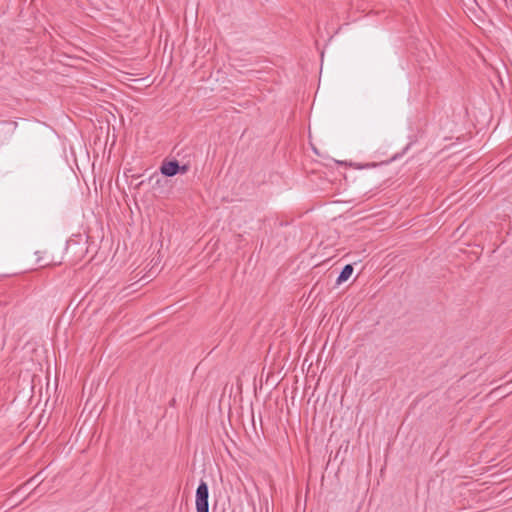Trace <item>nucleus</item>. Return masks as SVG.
I'll return each mask as SVG.
<instances>
[{
  "mask_svg": "<svg viewBox=\"0 0 512 512\" xmlns=\"http://www.w3.org/2000/svg\"><path fill=\"white\" fill-rule=\"evenodd\" d=\"M195 498L196 512H209V487L204 480H200Z\"/></svg>",
  "mask_w": 512,
  "mask_h": 512,
  "instance_id": "1",
  "label": "nucleus"
},
{
  "mask_svg": "<svg viewBox=\"0 0 512 512\" xmlns=\"http://www.w3.org/2000/svg\"><path fill=\"white\" fill-rule=\"evenodd\" d=\"M179 169V161L176 159L173 160H164L160 166V172L165 177H173L178 174Z\"/></svg>",
  "mask_w": 512,
  "mask_h": 512,
  "instance_id": "2",
  "label": "nucleus"
},
{
  "mask_svg": "<svg viewBox=\"0 0 512 512\" xmlns=\"http://www.w3.org/2000/svg\"><path fill=\"white\" fill-rule=\"evenodd\" d=\"M353 271H354L353 266L351 264H346L342 268L340 274L338 275L336 283L342 284L343 282L347 281L351 277Z\"/></svg>",
  "mask_w": 512,
  "mask_h": 512,
  "instance_id": "3",
  "label": "nucleus"
},
{
  "mask_svg": "<svg viewBox=\"0 0 512 512\" xmlns=\"http://www.w3.org/2000/svg\"><path fill=\"white\" fill-rule=\"evenodd\" d=\"M44 252L36 251L35 255L37 256L36 262L40 268L48 267L52 265L51 261H44V257L42 256Z\"/></svg>",
  "mask_w": 512,
  "mask_h": 512,
  "instance_id": "4",
  "label": "nucleus"
},
{
  "mask_svg": "<svg viewBox=\"0 0 512 512\" xmlns=\"http://www.w3.org/2000/svg\"><path fill=\"white\" fill-rule=\"evenodd\" d=\"M189 170V166L188 165H180L179 164V169H178V174H185L187 173V171Z\"/></svg>",
  "mask_w": 512,
  "mask_h": 512,
  "instance_id": "5",
  "label": "nucleus"
},
{
  "mask_svg": "<svg viewBox=\"0 0 512 512\" xmlns=\"http://www.w3.org/2000/svg\"><path fill=\"white\" fill-rule=\"evenodd\" d=\"M375 166H376V164H375V163H371V164H366V165H364V166H360V165H359V166H358V168H364V167H375Z\"/></svg>",
  "mask_w": 512,
  "mask_h": 512,
  "instance_id": "6",
  "label": "nucleus"
}]
</instances>
